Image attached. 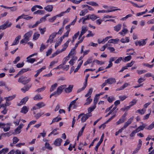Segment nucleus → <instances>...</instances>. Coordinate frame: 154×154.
<instances>
[{"label": "nucleus", "mask_w": 154, "mask_h": 154, "mask_svg": "<svg viewBox=\"0 0 154 154\" xmlns=\"http://www.w3.org/2000/svg\"><path fill=\"white\" fill-rule=\"evenodd\" d=\"M62 141V140L61 139L58 138L55 140L54 144L56 146H60L61 145V143Z\"/></svg>", "instance_id": "9d476101"}, {"label": "nucleus", "mask_w": 154, "mask_h": 154, "mask_svg": "<svg viewBox=\"0 0 154 154\" xmlns=\"http://www.w3.org/2000/svg\"><path fill=\"white\" fill-rule=\"evenodd\" d=\"M122 26V25L121 24H118L116 25V26L114 27V30H115V31L116 32H118L120 30Z\"/></svg>", "instance_id": "f3484780"}, {"label": "nucleus", "mask_w": 154, "mask_h": 154, "mask_svg": "<svg viewBox=\"0 0 154 154\" xmlns=\"http://www.w3.org/2000/svg\"><path fill=\"white\" fill-rule=\"evenodd\" d=\"M66 85H65L59 86L57 88L56 91H54V93H55L57 96L61 94L63 90L66 87Z\"/></svg>", "instance_id": "f03ea898"}, {"label": "nucleus", "mask_w": 154, "mask_h": 154, "mask_svg": "<svg viewBox=\"0 0 154 154\" xmlns=\"http://www.w3.org/2000/svg\"><path fill=\"white\" fill-rule=\"evenodd\" d=\"M26 15H25L24 14H22L21 15L19 16L17 19H16V22H17L21 18H23V17L25 16H26Z\"/></svg>", "instance_id": "774afa93"}, {"label": "nucleus", "mask_w": 154, "mask_h": 154, "mask_svg": "<svg viewBox=\"0 0 154 154\" xmlns=\"http://www.w3.org/2000/svg\"><path fill=\"white\" fill-rule=\"evenodd\" d=\"M82 19H83L82 23L83 24L85 23V21L89 19V18L88 17V15L85 16V17H82Z\"/></svg>", "instance_id": "052dcab7"}, {"label": "nucleus", "mask_w": 154, "mask_h": 154, "mask_svg": "<svg viewBox=\"0 0 154 154\" xmlns=\"http://www.w3.org/2000/svg\"><path fill=\"white\" fill-rule=\"evenodd\" d=\"M24 63L23 62L22 63H19L16 65V66L18 68L22 67L24 65Z\"/></svg>", "instance_id": "e2e57ef3"}, {"label": "nucleus", "mask_w": 154, "mask_h": 154, "mask_svg": "<svg viewBox=\"0 0 154 154\" xmlns=\"http://www.w3.org/2000/svg\"><path fill=\"white\" fill-rule=\"evenodd\" d=\"M53 6L51 5H48L44 8V9L48 12H51L53 10Z\"/></svg>", "instance_id": "a211bd4d"}, {"label": "nucleus", "mask_w": 154, "mask_h": 154, "mask_svg": "<svg viewBox=\"0 0 154 154\" xmlns=\"http://www.w3.org/2000/svg\"><path fill=\"white\" fill-rule=\"evenodd\" d=\"M27 77L25 76H22L18 79V82L21 83L23 85H26L31 80V79L29 78L27 80Z\"/></svg>", "instance_id": "f257e3e1"}, {"label": "nucleus", "mask_w": 154, "mask_h": 154, "mask_svg": "<svg viewBox=\"0 0 154 154\" xmlns=\"http://www.w3.org/2000/svg\"><path fill=\"white\" fill-rule=\"evenodd\" d=\"M28 99L29 98L28 97H25L21 100L20 103L18 104V105L21 106L23 104H25Z\"/></svg>", "instance_id": "6e6552de"}, {"label": "nucleus", "mask_w": 154, "mask_h": 154, "mask_svg": "<svg viewBox=\"0 0 154 154\" xmlns=\"http://www.w3.org/2000/svg\"><path fill=\"white\" fill-rule=\"evenodd\" d=\"M45 146L47 149L49 150H51L52 149V148L50 146V144L48 143H45Z\"/></svg>", "instance_id": "69168bd1"}, {"label": "nucleus", "mask_w": 154, "mask_h": 154, "mask_svg": "<svg viewBox=\"0 0 154 154\" xmlns=\"http://www.w3.org/2000/svg\"><path fill=\"white\" fill-rule=\"evenodd\" d=\"M46 48V46L44 45L43 44H42L41 45L40 50L41 52H42L43 50Z\"/></svg>", "instance_id": "0e129e2a"}, {"label": "nucleus", "mask_w": 154, "mask_h": 154, "mask_svg": "<svg viewBox=\"0 0 154 154\" xmlns=\"http://www.w3.org/2000/svg\"><path fill=\"white\" fill-rule=\"evenodd\" d=\"M9 22L8 20L5 23L0 26V30L1 29H5L7 27H10L11 25V23H9Z\"/></svg>", "instance_id": "7ed1b4c3"}, {"label": "nucleus", "mask_w": 154, "mask_h": 154, "mask_svg": "<svg viewBox=\"0 0 154 154\" xmlns=\"http://www.w3.org/2000/svg\"><path fill=\"white\" fill-rule=\"evenodd\" d=\"M88 12V11L87 9H84L81 11L79 15L81 16H84Z\"/></svg>", "instance_id": "393cba45"}, {"label": "nucleus", "mask_w": 154, "mask_h": 154, "mask_svg": "<svg viewBox=\"0 0 154 154\" xmlns=\"http://www.w3.org/2000/svg\"><path fill=\"white\" fill-rule=\"evenodd\" d=\"M99 99V98L97 97V96H96L95 95V97L94 98V106H96V104L97 103L98 100Z\"/></svg>", "instance_id": "3c124183"}, {"label": "nucleus", "mask_w": 154, "mask_h": 154, "mask_svg": "<svg viewBox=\"0 0 154 154\" xmlns=\"http://www.w3.org/2000/svg\"><path fill=\"white\" fill-rule=\"evenodd\" d=\"M35 105L38 107V108H40L45 106V104L43 102H41L38 103Z\"/></svg>", "instance_id": "4c0bfd02"}, {"label": "nucleus", "mask_w": 154, "mask_h": 154, "mask_svg": "<svg viewBox=\"0 0 154 154\" xmlns=\"http://www.w3.org/2000/svg\"><path fill=\"white\" fill-rule=\"evenodd\" d=\"M92 101V99L91 98V96H89V97L86 99V102L84 104V105H88Z\"/></svg>", "instance_id": "cd10ccee"}, {"label": "nucleus", "mask_w": 154, "mask_h": 154, "mask_svg": "<svg viewBox=\"0 0 154 154\" xmlns=\"http://www.w3.org/2000/svg\"><path fill=\"white\" fill-rule=\"evenodd\" d=\"M34 99L35 100H39L42 99V98L41 97L40 95L39 94H38L36 95L34 97Z\"/></svg>", "instance_id": "ea45409f"}, {"label": "nucleus", "mask_w": 154, "mask_h": 154, "mask_svg": "<svg viewBox=\"0 0 154 154\" xmlns=\"http://www.w3.org/2000/svg\"><path fill=\"white\" fill-rule=\"evenodd\" d=\"M75 52V49L72 48L71 50L69 53L68 55L70 57L71 56L74 55Z\"/></svg>", "instance_id": "c03bdc74"}, {"label": "nucleus", "mask_w": 154, "mask_h": 154, "mask_svg": "<svg viewBox=\"0 0 154 154\" xmlns=\"http://www.w3.org/2000/svg\"><path fill=\"white\" fill-rule=\"evenodd\" d=\"M15 97V95H13L8 97H5L4 99L7 101H9L13 99Z\"/></svg>", "instance_id": "aec40b11"}, {"label": "nucleus", "mask_w": 154, "mask_h": 154, "mask_svg": "<svg viewBox=\"0 0 154 154\" xmlns=\"http://www.w3.org/2000/svg\"><path fill=\"white\" fill-rule=\"evenodd\" d=\"M128 30L127 29L123 28L122 30L119 32V34L123 36H124L126 34L128 33Z\"/></svg>", "instance_id": "ddd939ff"}, {"label": "nucleus", "mask_w": 154, "mask_h": 154, "mask_svg": "<svg viewBox=\"0 0 154 154\" xmlns=\"http://www.w3.org/2000/svg\"><path fill=\"white\" fill-rule=\"evenodd\" d=\"M137 100L136 99H133L130 102L129 104L131 106H133L137 103Z\"/></svg>", "instance_id": "de8ad7c7"}, {"label": "nucleus", "mask_w": 154, "mask_h": 154, "mask_svg": "<svg viewBox=\"0 0 154 154\" xmlns=\"http://www.w3.org/2000/svg\"><path fill=\"white\" fill-rule=\"evenodd\" d=\"M83 60L81 61V62H80L78 64V65L77 66V67L75 68V69L74 70V72H75L78 71L80 67H81V66L82 65V63H83Z\"/></svg>", "instance_id": "e433bc0d"}, {"label": "nucleus", "mask_w": 154, "mask_h": 154, "mask_svg": "<svg viewBox=\"0 0 154 154\" xmlns=\"http://www.w3.org/2000/svg\"><path fill=\"white\" fill-rule=\"evenodd\" d=\"M116 106H114L112 109L110 110V111L105 116V117H107L110 115L111 113L116 108Z\"/></svg>", "instance_id": "4d7b16f0"}, {"label": "nucleus", "mask_w": 154, "mask_h": 154, "mask_svg": "<svg viewBox=\"0 0 154 154\" xmlns=\"http://www.w3.org/2000/svg\"><path fill=\"white\" fill-rule=\"evenodd\" d=\"M123 60V59L122 57H119L115 61V63L116 64L119 63Z\"/></svg>", "instance_id": "8fccbe9b"}, {"label": "nucleus", "mask_w": 154, "mask_h": 154, "mask_svg": "<svg viewBox=\"0 0 154 154\" xmlns=\"http://www.w3.org/2000/svg\"><path fill=\"white\" fill-rule=\"evenodd\" d=\"M87 86V85L84 84V86L82 88H79L77 90V93H79L80 92L83 91L86 87Z\"/></svg>", "instance_id": "603ef678"}, {"label": "nucleus", "mask_w": 154, "mask_h": 154, "mask_svg": "<svg viewBox=\"0 0 154 154\" xmlns=\"http://www.w3.org/2000/svg\"><path fill=\"white\" fill-rule=\"evenodd\" d=\"M29 40L27 39L25 37H24V38L21 40L20 41V43L23 44L24 43H26L28 42Z\"/></svg>", "instance_id": "13d9d810"}, {"label": "nucleus", "mask_w": 154, "mask_h": 154, "mask_svg": "<svg viewBox=\"0 0 154 154\" xmlns=\"http://www.w3.org/2000/svg\"><path fill=\"white\" fill-rule=\"evenodd\" d=\"M70 40H70L69 39L64 44V45L62 46L63 48L62 49V51H64L66 50V48L68 47V45H69V42L70 41Z\"/></svg>", "instance_id": "2eb2a0df"}, {"label": "nucleus", "mask_w": 154, "mask_h": 154, "mask_svg": "<svg viewBox=\"0 0 154 154\" xmlns=\"http://www.w3.org/2000/svg\"><path fill=\"white\" fill-rule=\"evenodd\" d=\"M70 31V29H69L65 33H64L63 36V38H64L65 37H67L68 36L69 33Z\"/></svg>", "instance_id": "338daca9"}, {"label": "nucleus", "mask_w": 154, "mask_h": 154, "mask_svg": "<svg viewBox=\"0 0 154 154\" xmlns=\"http://www.w3.org/2000/svg\"><path fill=\"white\" fill-rule=\"evenodd\" d=\"M154 128V123L152 122L148 127L146 128V129L147 130H151Z\"/></svg>", "instance_id": "49530a36"}, {"label": "nucleus", "mask_w": 154, "mask_h": 154, "mask_svg": "<svg viewBox=\"0 0 154 154\" xmlns=\"http://www.w3.org/2000/svg\"><path fill=\"white\" fill-rule=\"evenodd\" d=\"M57 86V84L56 83H55L54 85H52L50 89V91L51 92L54 91L56 89Z\"/></svg>", "instance_id": "72a5a7b5"}, {"label": "nucleus", "mask_w": 154, "mask_h": 154, "mask_svg": "<svg viewBox=\"0 0 154 154\" xmlns=\"http://www.w3.org/2000/svg\"><path fill=\"white\" fill-rule=\"evenodd\" d=\"M92 58H90L88 59L84 63V66H86L88 64L91 63L92 62Z\"/></svg>", "instance_id": "c9c22d12"}, {"label": "nucleus", "mask_w": 154, "mask_h": 154, "mask_svg": "<svg viewBox=\"0 0 154 154\" xmlns=\"http://www.w3.org/2000/svg\"><path fill=\"white\" fill-rule=\"evenodd\" d=\"M62 119L61 118H58L57 117H56L54 119H53L52 120V122L50 124H51L53 123L57 122L61 120Z\"/></svg>", "instance_id": "a19ab883"}, {"label": "nucleus", "mask_w": 154, "mask_h": 154, "mask_svg": "<svg viewBox=\"0 0 154 154\" xmlns=\"http://www.w3.org/2000/svg\"><path fill=\"white\" fill-rule=\"evenodd\" d=\"M31 70V69H30L29 68H23L20 71H19V74H20V75H22L23 73L26 72L28 71Z\"/></svg>", "instance_id": "5701e85b"}, {"label": "nucleus", "mask_w": 154, "mask_h": 154, "mask_svg": "<svg viewBox=\"0 0 154 154\" xmlns=\"http://www.w3.org/2000/svg\"><path fill=\"white\" fill-rule=\"evenodd\" d=\"M62 41V38L61 37H60V38L58 39V42L56 43L55 45V48H56L58 46L60 45L61 44Z\"/></svg>", "instance_id": "c85d7f7f"}, {"label": "nucleus", "mask_w": 154, "mask_h": 154, "mask_svg": "<svg viewBox=\"0 0 154 154\" xmlns=\"http://www.w3.org/2000/svg\"><path fill=\"white\" fill-rule=\"evenodd\" d=\"M142 125H140L138 127V128L140 131L141 130H143L144 128L147 126V125L145 124L142 123Z\"/></svg>", "instance_id": "f704fd0d"}, {"label": "nucleus", "mask_w": 154, "mask_h": 154, "mask_svg": "<svg viewBox=\"0 0 154 154\" xmlns=\"http://www.w3.org/2000/svg\"><path fill=\"white\" fill-rule=\"evenodd\" d=\"M29 109L26 106H24L22 108L20 112L26 114L28 111Z\"/></svg>", "instance_id": "dca6fc26"}, {"label": "nucleus", "mask_w": 154, "mask_h": 154, "mask_svg": "<svg viewBox=\"0 0 154 154\" xmlns=\"http://www.w3.org/2000/svg\"><path fill=\"white\" fill-rule=\"evenodd\" d=\"M131 58V56L129 55L125 57L123 61L124 62L129 61Z\"/></svg>", "instance_id": "a18cd8bd"}, {"label": "nucleus", "mask_w": 154, "mask_h": 154, "mask_svg": "<svg viewBox=\"0 0 154 154\" xmlns=\"http://www.w3.org/2000/svg\"><path fill=\"white\" fill-rule=\"evenodd\" d=\"M30 58L28 57L26 58V62L32 63L35 61L36 60L35 58Z\"/></svg>", "instance_id": "4be33fe9"}, {"label": "nucleus", "mask_w": 154, "mask_h": 154, "mask_svg": "<svg viewBox=\"0 0 154 154\" xmlns=\"http://www.w3.org/2000/svg\"><path fill=\"white\" fill-rule=\"evenodd\" d=\"M40 36V34L37 33H35L33 36V39L35 40H37Z\"/></svg>", "instance_id": "864d4df0"}, {"label": "nucleus", "mask_w": 154, "mask_h": 154, "mask_svg": "<svg viewBox=\"0 0 154 154\" xmlns=\"http://www.w3.org/2000/svg\"><path fill=\"white\" fill-rule=\"evenodd\" d=\"M121 42L123 43L128 42L129 41V37H126L125 38H122L120 40Z\"/></svg>", "instance_id": "a878e982"}, {"label": "nucleus", "mask_w": 154, "mask_h": 154, "mask_svg": "<svg viewBox=\"0 0 154 154\" xmlns=\"http://www.w3.org/2000/svg\"><path fill=\"white\" fill-rule=\"evenodd\" d=\"M87 30L88 29L86 27L84 26H82V30L78 39H80L82 35L85 34Z\"/></svg>", "instance_id": "39448f33"}, {"label": "nucleus", "mask_w": 154, "mask_h": 154, "mask_svg": "<svg viewBox=\"0 0 154 154\" xmlns=\"http://www.w3.org/2000/svg\"><path fill=\"white\" fill-rule=\"evenodd\" d=\"M88 16L89 17V19H91L93 21H94L98 18V17H97L94 14H92L91 15L88 14Z\"/></svg>", "instance_id": "b1692460"}, {"label": "nucleus", "mask_w": 154, "mask_h": 154, "mask_svg": "<svg viewBox=\"0 0 154 154\" xmlns=\"http://www.w3.org/2000/svg\"><path fill=\"white\" fill-rule=\"evenodd\" d=\"M31 85H26L21 89V91L25 93L26 91H28L29 89L31 87Z\"/></svg>", "instance_id": "6ab92c4d"}, {"label": "nucleus", "mask_w": 154, "mask_h": 154, "mask_svg": "<svg viewBox=\"0 0 154 154\" xmlns=\"http://www.w3.org/2000/svg\"><path fill=\"white\" fill-rule=\"evenodd\" d=\"M93 62H95L97 64L100 65L103 64L104 63V62L102 61H100L97 60H94L93 61Z\"/></svg>", "instance_id": "37998d69"}, {"label": "nucleus", "mask_w": 154, "mask_h": 154, "mask_svg": "<svg viewBox=\"0 0 154 154\" xmlns=\"http://www.w3.org/2000/svg\"><path fill=\"white\" fill-rule=\"evenodd\" d=\"M73 87V85H69L68 87H65L64 89L66 93H68L71 92L72 91Z\"/></svg>", "instance_id": "0eeeda50"}, {"label": "nucleus", "mask_w": 154, "mask_h": 154, "mask_svg": "<svg viewBox=\"0 0 154 154\" xmlns=\"http://www.w3.org/2000/svg\"><path fill=\"white\" fill-rule=\"evenodd\" d=\"M111 9V12L115 11L117 10H120V9L119 8L118 9H113V8H117V7L114 6H111L109 7Z\"/></svg>", "instance_id": "5fc2aeb1"}, {"label": "nucleus", "mask_w": 154, "mask_h": 154, "mask_svg": "<svg viewBox=\"0 0 154 154\" xmlns=\"http://www.w3.org/2000/svg\"><path fill=\"white\" fill-rule=\"evenodd\" d=\"M32 34V31H30L26 33L24 35V37H25L26 38L29 40V38L31 36Z\"/></svg>", "instance_id": "1a4fd4ad"}, {"label": "nucleus", "mask_w": 154, "mask_h": 154, "mask_svg": "<svg viewBox=\"0 0 154 154\" xmlns=\"http://www.w3.org/2000/svg\"><path fill=\"white\" fill-rule=\"evenodd\" d=\"M131 50L134 51V50L133 48H130V49H127V51H126V52H127V53L126 54L127 55H136V54L135 51H134L133 53H128L129 51Z\"/></svg>", "instance_id": "473e14b6"}, {"label": "nucleus", "mask_w": 154, "mask_h": 154, "mask_svg": "<svg viewBox=\"0 0 154 154\" xmlns=\"http://www.w3.org/2000/svg\"><path fill=\"white\" fill-rule=\"evenodd\" d=\"M58 60L57 59L56 61H52L50 63V65L49 66V68H51L52 66L54 65L55 64L57 63L58 62Z\"/></svg>", "instance_id": "6e6d98bb"}, {"label": "nucleus", "mask_w": 154, "mask_h": 154, "mask_svg": "<svg viewBox=\"0 0 154 154\" xmlns=\"http://www.w3.org/2000/svg\"><path fill=\"white\" fill-rule=\"evenodd\" d=\"M147 40V39H142L138 41V43L139 44V46H143L146 45V41Z\"/></svg>", "instance_id": "9b49d317"}, {"label": "nucleus", "mask_w": 154, "mask_h": 154, "mask_svg": "<svg viewBox=\"0 0 154 154\" xmlns=\"http://www.w3.org/2000/svg\"><path fill=\"white\" fill-rule=\"evenodd\" d=\"M20 37L21 36L20 35H19L17 37L15 38V40L13 42L11 45H17L19 42V40L20 39Z\"/></svg>", "instance_id": "f8f14e48"}, {"label": "nucleus", "mask_w": 154, "mask_h": 154, "mask_svg": "<svg viewBox=\"0 0 154 154\" xmlns=\"http://www.w3.org/2000/svg\"><path fill=\"white\" fill-rule=\"evenodd\" d=\"M128 85H129V84L128 83H124L123 85L120 87L119 88H118L117 89V90L118 91H119L121 90H122L124 88L126 87Z\"/></svg>", "instance_id": "2f4dec72"}, {"label": "nucleus", "mask_w": 154, "mask_h": 154, "mask_svg": "<svg viewBox=\"0 0 154 154\" xmlns=\"http://www.w3.org/2000/svg\"><path fill=\"white\" fill-rule=\"evenodd\" d=\"M44 114L43 112H41L40 113H37L35 115V117L36 119H38L41 116Z\"/></svg>", "instance_id": "09e8293b"}, {"label": "nucleus", "mask_w": 154, "mask_h": 154, "mask_svg": "<svg viewBox=\"0 0 154 154\" xmlns=\"http://www.w3.org/2000/svg\"><path fill=\"white\" fill-rule=\"evenodd\" d=\"M86 3L90 5H91L92 6H95V7H98L99 5L96 2H87Z\"/></svg>", "instance_id": "412c9836"}, {"label": "nucleus", "mask_w": 154, "mask_h": 154, "mask_svg": "<svg viewBox=\"0 0 154 154\" xmlns=\"http://www.w3.org/2000/svg\"><path fill=\"white\" fill-rule=\"evenodd\" d=\"M93 91V88H90L89 90L87 93L85 95V96L86 97H88L89 96H90L91 95Z\"/></svg>", "instance_id": "58836bf2"}, {"label": "nucleus", "mask_w": 154, "mask_h": 154, "mask_svg": "<svg viewBox=\"0 0 154 154\" xmlns=\"http://www.w3.org/2000/svg\"><path fill=\"white\" fill-rule=\"evenodd\" d=\"M45 89V87L44 86L41 88H38L37 90L35 91L36 92H41L42 91H44Z\"/></svg>", "instance_id": "bf43d9fd"}, {"label": "nucleus", "mask_w": 154, "mask_h": 154, "mask_svg": "<svg viewBox=\"0 0 154 154\" xmlns=\"http://www.w3.org/2000/svg\"><path fill=\"white\" fill-rule=\"evenodd\" d=\"M45 11L44 10H38L37 11L34 12V14H42L45 13Z\"/></svg>", "instance_id": "7c9ffc66"}, {"label": "nucleus", "mask_w": 154, "mask_h": 154, "mask_svg": "<svg viewBox=\"0 0 154 154\" xmlns=\"http://www.w3.org/2000/svg\"><path fill=\"white\" fill-rule=\"evenodd\" d=\"M13 143L15 144L17 143L19 141V139L17 137H14L13 138Z\"/></svg>", "instance_id": "680f3d73"}, {"label": "nucleus", "mask_w": 154, "mask_h": 154, "mask_svg": "<svg viewBox=\"0 0 154 154\" xmlns=\"http://www.w3.org/2000/svg\"><path fill=\"white\" fill-rule=\"evenodd\" d=\"M84 116L81 118V121L82 122H85L86 120L90 117L91 116V114L89 113H86L85 114L83 115Z\"/></svg>", "instance_id": "20e7f679"}, {"label": "nucleus", "mask_w": 154, "mask_h": 154, "mask_svg": "<svg viewBox=\"0 0 154 154\" xmlns=\"http://www.w3.org/2000/svg\"><path fill=\"white\" fill-rule=\"evenodd\" d=\"M96 107V106L93 105L92 106H91L88 108V113L90 114H91V112Z\"/></svg>", "instance_id": "c756f323"}, {"label": "nucleus", "mask_w": 154, "mask_h": 154, "mask_svg": "<svg viewBox=\"0 0 154 154\" xmlns=\"http://www.w3.org/2000/svg\"><path fill=\"white\" fill-rule=\"evenodd\" d=\"M105 82H107L109 84H112L116 82V79L112 78H110L105 80Z\"/></svg>", "instance_id": "423d86ee"}, {"label": "nucleus", "mask_w": 154, "mask_h": 154, "mask_svg": "<svg viewBox=\"0 0 154 154\" xmlns=\"http://www.w3.org/2000/svg\"><path fill=\"white\" fill-rule=\"evenodd\" d=\"M57 35V33L56 32L53 33L49 36V38L50 39L51 41L50 43H51L53 42V41Z\"/></svg>", "instance_id": "4468645a"}, {"label": "nucleus", "mask_w": 154, "mask_h": 154, "mask_svg": "<svg viewBox=\"0 0 154 154\" xmlns=\"http://www.w3.org/2000/svg\"><path fill=\"white\" fill-rule=\"evenodd\" d=\"M119 41V39L118 38L115 39H110L108 41V42L109 43H114V42H115L117 43Z\"/></svg>", "instance_id": "79ce46f5"}, {"label": "nucleus", "mask_w": 154, "mask_h": 154, "mask_svg": "<svg viewBox=\"0 0 154 154\" xmlns=\"http://www.w3.org/2000/svg\"><path fill=\"white\" fill-rule=\"evenodd\" d=\"M112 38L111 36H109L106 37L105 38L103 39L101 42H99V40H98V42L99 44L104 43L105 42L107 41L109 38Z\"/></svg>", "instance_id": "bb28decb"}]
</instances>
